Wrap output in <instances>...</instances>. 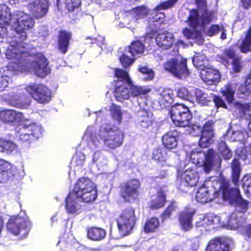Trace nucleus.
Here are the masks:
<instances>
[{"label": "nucleus", "instance_id": "obj_1", "mask_svg": "<svg viewBox=\"0 0 251 251\" xmlns=\"http://www.w3.org/2000/svg\"><path fill=\"white\" fill-rule=\"evenodd\" d=\"M19 47L18 45H10L6 50V58L10 62L5 67L0 68V92L7 87L15 71L32 69L38 76L42 78L50 72L48 60L43 53L38 52L30 54Z\"/></svg>", "mask_w": 251, "mask_h": 251}, {"label": "nucleus", "instance_id": "obj_2", "mask_svg": "<svg viewBox=\"0 0 251 251\" xmlns=\"http://www.w3.org/2000/svg\"><path fill=\"white\" fill-rule=\"evenodd\" d=\"M196 8H192L189 11V15L186 22L193 29L199 26H205L217 19L216 11L209 10L207 0H194Z\"/></svg>", "mask_w": 251, "mask_h": 251}, {"label": "nucleus", "instance_id": "obj_3", "mask_svg": "<svg viewBox=\"0 0 251 251\" xmlns=\"http://www.w3.org/2000/svg\"><path fill=\"white\" fill-rule=\"evenodd\" d=\"M229 180L223 179L220 182L221 196L224 201H228L235 206L234 211L244 215L249 209V202L242 198L239 188H230Z\"/></svg>", "mask_w": 251, "mask_h": 251}, {"label": "nucleus", "instance_id": "obj_4", "mask_svg": "<svg viewBox=\"0 0 251 251\" xmlns=\"http://www.w3.org/2000/svg\"><path fill=\"white\" fill-rule=\"evenodd\" d=\"M73 192L76 199L85 203L93 202L98 196L97 186L87 177H81L77 179Z\"/></svg>", "mask_w": 251, "mask_h": 251}, {"label": "nucleus", "instance_id": "obj_5", "mask_svg": "<svg viewBox=\"0 0 251 251\" xmlns=\"http://www.w3.org/2000/svg\"><path fill=\"white\" fill-rule=\"evenodd\" d=\"M99 137L103 144L109 150H113L120 147L123 143L124 133L119 127L107 126L101 127L99 131Z\"/></svg>", "mask_w": 251, "mask_h": 251}, {"label": "nucleus", "instance_id": "obj_6", "mask_svg": "<svg viewBox=\"0 0 251 251\" xmlns=\"http://www.w3.org/2000/svg\"><path fill=\"white\" fill-rule=\"evenodd\" d=\"M141 182L136 178H132L120 183L119 196L126 202L131 203L139 199Z\"/></svg>", "mask_w": 251, "mask_h": 251}, {"label": "nucleus", "instance_id": "obj_7", "mask_svg": "<svg viewBox=\"0 0 251 251\" xmlns=\"http://www.w3.org/2000/svg\"><path fill=\"white\" fill-rule=\"evenodd\" d=\"M35 22L33 19L27 14H23L19 18H17L14 23V29L16 32V38H18V40L10 43L8 45H19V48L22 50L28 51L30 54V52L25 50V47L24 46V44L23 43L27 39V34L26 30H28L34 25Z\"/></svg>", "mask_w": 251, "mask_h": 251}, {"label": "nucleus", "instance_id": "obj_8", "mask_svg": "<svg viewBox=\"0 0 251 251\" xmlns=\"http://www.w3.org/2000/svg\"><path fill=\"white\" fill-rule=\"evenodd\" d=\"M169 113L172 122L177 127H189L193 115L188 107L176 103L171 107Z\"/></svg>", "mask_w": 251, "mask_h": 251}, {"label": "nucleus", "instance_id": "obj_9", "mask_svg": "<svg viewBox=\"0 0 251 251\" xmlns=\"http://www.w3.org/2000/svg\"><path fill=\"white\" fill-rule=\"evenodd\" d=\"M136 220L135 210L132 206L123 209L116 220L120 233L123 236L129 234L135 225Z\"/></svg>", "mask_w": 251, "mask_h": 251}, {"label": "nucleus", "instance_id": "obj_10", "mask_svg": "<svg viewBox=\"0 0 251 251\" xmlns=\"http://www.w3.org/2000/svg\"><path fill=\"white\" fill-rule=\"evenodd\" d=\"M31 227V223L29 218L19 215L10 217L6 224L8 232L14 235H20L21 237H25L29 233Z\"/></svg>", "mask_w": 251, "mask_h": 251}, {"label": "nucleus", "instance_id": "obj_11", "mask_svg": "<svg viewBox=\"0 0 251 251\" xmlns=\"http://www.w3.org/2000/svg\"><path fill=\"white\" fill-rule=\"evenodd\" d=\"M217 58L225 66L231 64L234 73L240 72L243 68L242 58L236 54V50L232 47L224 49L222 54L217 55Z\"/></svg>", "mask_w": 251, "mask_h": 251}, {"label": "nucleus", "instance_id": "obj_12", "mask_svg": "<svg viewBox=\"0 0 251 251\" xmlns=\"http://www.w3.org/2000/svg\"><path fill=\"white\" fill-rule=\"evenodd\" d=\"M164 68L178 78L187 77L190 75L187 66V60L184 58L180 61L176 58L171 59L164 63Z\"/></svg>", "mask_w": 251, "mask_h": 251}, {"label": "nucleus", "instance_id": "obj_13", "mask_svg": "<svg viewBox=\"0 0 251 251\" xmlns=\"http://www.w3.org/2000/svg\"><path fill=\"white\" fill-rule=\"evenodd\" d=\"M26 91L40 103L49 102L51 99V91L42 84H33L26 87Z\"/></svg>", "mask_w": 251, "mask_h": 251}, {"label": "nucleus", "instance_id": "obj_14", "mask_svg": "<svg viewBox=\"0 0 251 251\" xmlns=\"http://www.w3.org/2000/svg\"><path fill=\"white\" fill-rule=\"evenodd\" d=\"M234 244V241L231 238L217 236L209 241L205 251H230Z\"/></svg>", "mask_w": 251, "mask_h": 251}, {"label": "nucleus", "instance_id": "obj_15", "mask_svg": "<svg viewBox=\"0 0 251 251\" xmlns=\"http://www.w3.org/2000/svg\"><path fill=\"white\" fill-rule=\"evenodd\" d=\"M221 191L220 187L218 189H216L213 186L207 188L203 185L198 189L196 193V199L198 202L205 204L218 198L220 195Z\"/></svg>", "mask_w": 251, "mask_h": 251}, {"label": "nucleus", "instance_id": "obj_16", "mask_svg": "<svg viewBox=\"0 0 251 251\" xmlns=\"http://www.w3.org/2000/svg\"><path fill=\"white\" fill-rule=\"evenodd\" d=\"M214 122L212 120H208L203 125L199 144L201 148H207L214 142V129L213 126Z\"/></svg>", "mask_w": 251, "mask_h": 251}, {"label": "nucleus", "instance_id": "obj_17", "mask_svg": "<svg viewBox=\"0 0 251 251\" xmlns=\"http://www.w3.org/2000/svg\"><path fill=\"white\" fill-rule=\"evenodd\" d=\"M180 177L181 180L179 189L182 191H184L183 185L193 187L197 185L199 182V176L195 168H188L181 174Z\"/></svg>", "mask_w": 251, "mask_h": 251}, {"label": "nucleus", "instance_id": "obj_18", "mask_svg": "<svg viewBox=\"0 0 251 251\" xmlns=\"http://www.w3.org/2000/svg\"><path fill=\"white\" fill-rule=\"evenodd\" d=\"M171 154L165 148L158 146L153 149L152 159L162 167L170 166Z\"/></svg>", "mask_w": 251, "mask_h": 251}, {"label": "nucleus", "instance_id": "obj_19", "mask_svg": "<svg viewBox=\"0 0 251 251\" xmlns=\"http://www.w3.org/2000/svg\"><path fill=\"white\" fill-rule=\"evenodd\" d=\"M16 172L15 166L3 159H0V183H4L13 178Z\"/></svg>", "mask_w": 251, "mask_h": 251}, {"label": "nucleus", "instance_id": "obj_20", "mask_svg": "<svg viewBox=\"0 0 251 251\" xmlns=\"http://www.w3.org/2000/svg\"><path fill=\"white\" fill-rule=\"evenodd\" d=\"M179 133L176 129L165 133L161 138L162 145L168 151L175 149L178 146Z\"/></svg>", "mask_w": 251, "mask_h": 251}, {"label": "nucleus", "instance_id": "obj_21", "mask_svg": "<svg viewBox=\"0 0 251 251\" xmlns=\"http://www.w3.org/2000/svg\"><path fill=\"white\" fill-rule=\"evenodd\" d=\"M155 43L162 50L171 49L174 42V36L168 32L159 33L155 38Z\"/></svg>", "mask_w": 251, "mask_h": 251}, {"label": "nucleus", "instance_id": "obj_22", "mask_svg": "<svg viewBox=\"0 0 251 251\" xmlns=\"http://www.w3.org/2000/svg\"><path fill=\"white\" fill-rule=\"evenodd\" d=\"M72 38V33L65 29H61L57 36V48L62 54H66Z\"/></svg>", "mask_w": 251, "mask_h": 251}, {"label": "nucleus", "instance_id": "obj_23", "mask_svg": "<svg viewBox=\"0 0 251 251\" xmlns=\"http://www.w3.org/2000/svg\"><path fill=\"white\" fill-rule=\"evenodd\" d=\"M196 211L190 209H185L181 211L178 217V220L183 230L188 231L193 227V217Z\"/></svg>", "mask_w": 251, "mask_h": 251}, {"label": "nucleus", "instance_id": "obj_24", "mask_svg": "<svg viewBox=\"0 0 251 251\" xmlns=\"http://www.w3.org/2000/svg\"><path fill=\"white\" fill-rule=\"evenodd\" d=\"M167 202V195L163 190H159L151 197L149 203L150 209L154 210L163 208Z\"/></svg>", "mask_w": 251, "mask_h": 251}, {"label": "nucleus", "instance_id": "obj_25", "mask_svg": "<svg viewBox=\"0 0 251 251\" xmlns=\"http://www.w3.org/2000/svg\"><path fill=\"white\" fill-rule=\"evenodd\" d=\"M125 82L115 81L114 95L116 100L122 102L130 98L129 89Z\"/></svg>", "mask_w": 251, "mask_h": 251}, {"label": "nucleus", "instance_id": "obj_26", "mask_svg": "<svg viewBox=\"0 0 251 251\" xmlns=\"http://www.w3.org/2000/svg\"><path fill=\"white\" fill-rule=\"evenodd\" d=\"M137 117L138 123L143 130L152 126L153 121L152 115L147 110L140 109L137 112Z\"/></svg>", "mask_w": 251, "mask_h": 251}, {"label": "nucleus", "instance_id": "obj_27", "mask_svg": "<svg viewBox=\"0 0 251 251\" xmlns=\"http://www.w3.org/2000/svg\"><path fill=\"white\" fill-rule=\"evenodd\" d=\"M22 116V113L12 109H5L0 111V119L5 123L18 121Z\"/></svg>", "mask_w": 251, "mask_h": 251}, {"label": "nucleus", "instance_id": "obj_28", "mask_svg": "<svg viewBox=\"0 0 251 251\" xmlns=\"http://www.w3.org/2000/svg\"><path fill=\"white\" fill-rule=\"evenodd\" d=\"M201 78L208 85H212L218 82L220 76L218 70L208 68L201 73Z\"/></svg>", "mask_w": 251, "mask_h": 251}, {"label": "nucleus", "instance_id": "obj_29", "mask_svg": "<svg viewBox=\"0 0 251 251\" xmlns=\"http://www.w3.org/2000/svg\"><path fill=\"white\" fill-rule=\"evenodd\" d=\"M17 134L19 136V140L23 143L30 144L36 141L34 137H31L32 135L24 125V123H21L19 124L16 127Z\"/></svg>", "mask_w": 251, "mask_h": 251}, {"label": "nucleus", "instance_id": "obj_30", "mask_svg": "<svg viewBox=\"0 0 251 251\" xmlns=\"http://www.w3.org/2000/svg\"><path fill=\"white\" fill-rule=\"evenodd\" d=\"M217 157V154L213 149H208L204 153L203 167L205 173H209L212 170Z\"/></svg>", "mask_w": 251, "mask_h": 251}, {"label": "nucleus", "instance_id": "obj_31", "mask_svg": "<svg viewBox=\"0 0 251 251\" xmlns=\"http://www.w3.org/2000/svg\"><path fill=\"white\" fill-rule=\"evenodd\" d=\"M246 223V219L242 215L237 212L233 211L229 216L228 225L234 229H239L242 227Z\"/></svg>", "mask_w": 251, "mask_h": 251}, {"label": "nucleus", "instance_id": "obj_32", "mask_svg": "<svg viewBox=\"0 0 251 251\" xmlns=\"http://www.w3.org/2000/svg\"><path fill=\"white\" fill-rule=\"evenodd\" d=\"M106 231L101 227L93 226L88 228V238L94 241H100L105 238Z\"/></svg>", "mask_w": 251, "mask_h": 251}, {"label": "nucleus", "instance_id": "obj_33", "mask_svg": "<svg viewBox=\"0 0 251 251\" xmlns=\"http://www.w3.org/2000/svg\"><path fill=\"white\" fill-rule=\"evenodd\" d=\"M160 226L159 219L156 217L147 218L143 226V230L146 233L155 232Z\"/></svg>", "mask_w": 251, "mask_h": 251}, {"label": "nucleus", "instance_id": "obj_34", "mask_svg": "<svg viewBox=\"0 0 251 251\" xmlns=\"http://www.w3.org/2000/svg\"><path fill=\"white\" fill-rule=\"evenodd\" d=\"M230 167L231 169V180L235 186H239V178L242 170L239 160L234 158L231 161Z\"/></svg>", "mask_w": 251, "mask_h": 251}, {"label": "nucleus", "instance_id": "obj_35", "mask_svg": "<svg viewBox=\"0 0 251 251\" xmlns=\"http://www.w3.org/2000/svg\"><path fill=\"white\" fill-rule=\"evenodd\" d=\"M49 3L47 0H44L34 5L32 8V14L36 19L44 17L49 10Z\"/></svg>", "mask_w": 251, "mask_h": 251}, {"label": "nucleus", "instance_id": "obj_36", "mask_svg": "<svg viewBox=\"0 0 251 251\" xmlns=\"http://www.w3.org/2000/svg\"><path fill=\"white\" fill-rule=\"evenodd\" d=\"M183 35L187 39H193L195 42L199 44L203 43L204 39L200 31L197 30H191L190 29L185 27L182 30Z\"/></svg>", "mask_w": 251, "mask_h": 251}, {"label": "nucleus", "instance_id": "obj_37", "mask_svg": "<svg viewBox=\"0 0 251 251\" xmlns=\"http://www.w3.org/2000/svg\"><path fill=\"white\" fill-rule=\"evenodd\" d=\"M194 97L196 102L201 105H207L212 101V97L210 96L198 88L195 90Z\"/></svg>", "mask_w": 251, "mask_h": 251}, {"label": "nucleus", "instance_id": "obj_38", "mask_svg": "<svg viewBox=\"0 0 251 251\" xmlns=\"http://www.w3.org/2000/svg\"><path fill=\"white\" fill-rule=\"evenodd\" d=\"M9 100L13 105L20 108H26L30 103L29 97L25 95H14L11 96Z\"/></svg>", "mask_w": 251, "mask_h": 251}, {"label": "nucleus", "instance_id": "obj_39", "mask_svg": "<svg viewBox=\"0 0 251 251\" xmlns=\"http://www.w3.org/2000/svg\"><path fill=\"white\" fill-rule=\"evenodd\" d=\"M145 49V46L141 41L135 40L128 46V51L131 54V57H136L142 54Z\"/></svg>", "mask_w": 251, "mask_h": 251}, {"label": "nucleus", "instance_id": "obj_40", "mask_svg": "<svg viewBox=\"0 0 251 251\" xmlns=\"http://www.w3.org/2000/svg\"><path fill=\"white\" fill-rule=\"evenodd\" d=\"M129 86L130 97H136L141 95L148 94L151 91L149 87L135 85L132 82L131 84H127Z\"/></svg>", "mask_w": 251, "mask_h": 251}, {"label": "nucleus", "instance_id": "obj_41", "mask_svg": "<svg viewBox=\"0 0 251 251\" xmlns=\"http://www.w3.org/2000/svg\"><path fill=\"white\" fill-rule=\"evenodd\" d=\"M220 92L225 98L227 103H232L234 100L235 91L230 83L226 84L220 90Z\"/></svg>", "mask_w": 251, "mask_h": 251}, {"label": "nucleus", "instance_id": "obj_42", "mask_svg": "<svg viewBox=\"0 0 251 251\" xmlns=\"http://www.w3.org/2000/svg\"><path fill=\"white\" fill-rule=\"evenodd\" d=\"M17 150V146L12 141L0 138V152L10 153Z\"/></svg>", "mask_w": 251, "mask_h": 251}, {"label": "nucleus", "instance_id": "obj_43", "mask_svg": "<svg viewBox=\"0 0 251 251\" xmlns=\"http://www.w3.org/2000/svg\"><path fill=\"white\" fill-rule=\"evenodd\" d=\"M240 50L243 53L251 51V25L245 33L244 39L240 45Z\"/></svg>", "mask_w": 251, "mask_h": 251}, {"label": "nucleus", "instance_id": "obj_44", "mask_svg": "<svg viewBox=\"0 0 251 251\" xmlns=\"http://www.w3.org/2000/svg\"><path fill=\"white\" fill-rule=\"evenodd\" d=\"M73 192H69L65 199V207L67 212L71 214H74L77 212L76 201L74 198Z\"/></svg>", "mask_w": 251, "mask_h": 251}, {"label": "nucleus", "instance_id": "obj_45", "mask_svg": "<svg viewBox=\"0 0 251 251\" xmlns=\"http://www.w3.org/2000/svg\"><path fill=\"white\" fill-rule=\"evenodd\" d=\"M213 224L212 216L205 215L199 218V220L196 223V227L201 230H207V227Z\"/></svg>", "mask_w": 251, "mask_h": 251}, {"label": "nucleus", "instance_id": "obj_46", "mask_svg": "<svg viewBox=\"0 0 251 251\" xmlns=\"http://www.w3.org/2000/svg\"><path fill=\"white\" fill-rule=\"evenodd\" d=\"M25 126L31 134V137H34L35 140H38L42 135L43 129L41 126L35 123L29 124H24Z\"/></svg>", "mask_w": 251, "mask_h": 251}, {"label": "nucleus", "instance_id": "obj_47", "mask_svg": "<svg viewBox=\"0 0 251 251\" xmlns=\"http://www.w3.org/2000/svg\"><path fill=\"white\" fill-rule=\"evenodd\" d=\"M114 76L117 78L115 81L125 82L127 84H132V80L128 73L122 69L115 68L114 69Z\"/></svg>", "mask_w": 251, "mask_h": 251}, {"label": "nucleus", "instance_id": "obj_48", "mask_svg": "<svg viewBox=\"0 0 251 251\" xmlns=\"http://www.w3.org/2000/svg\"><path fill=\"white\" fill-rule=\"evenodd\" d=\"M177 208L176 202L175 201L172 200L168 204L167 207L164 209L160 215L162 221H165L169 219L173 213L176 211Z\"/></svg>", "mask_w": 251, "mask_h": 251}, {"label": "nucleus", "instance_id": "obj_49", "mask_svg": "<svg viewBox=\"0 0 251 251\" xmlns=\"http://www.w3.org/2000/svg\"><path fill=\"white\" fill-rule=\"evenodd\" d=\"M218 150L225 160H229L232 157V153L225 141H221L219 143Z\"/></svg>", "mask_w": 251, "mask_h": 251}, {"label": "nucleus", "instance_id": "obj_50", "mask_svg": "<svg viewBox=\"0 0 251 251\" xmlns=\"http://www.w3.org/2000/svg\"><path fill=\"white\" fill-rule=\"evenodd\" d=\"M138 70L141 73L146 75L143 78V80L145 81L152 80L154 77V72L152 69L149 68L147 66H139Z\"/></svg>", "mask_w": 251, "mask_h": 251}, {"label": "nucleus", "instance_id": "obj_51", "mask_svg": "<svg viewBox=\"0 0 251 251\" xmlns=\"http://www.w3.org/2000/svg\"><path fill=\"white\" fill-rule=\"evenodd\" d=\"M110 110L112 118L118 121L120 124L122 120V113L120 106L113 103L111 106Z\"/></svg>", "mask_w": 251, "mask_h": 251}, {"label": "nucleus", "instance_id": "obj_52", "mask_svg": "<svg viewBox=\"0 0 251 251\" xmlns=\"http://www.w3.org/2000/svg\"><path fill=\"white\" fill-rule=\"evenodd\" d=\"M7 7L4 10L3 8L0 7V25H9L11 22V14L7 12Z\"/></svg>", "mask_w": 251, "mask_h": 251}, {"label": "nucleus", "instance_id": "obj_53", "mask_svg": "<svg viewBox=\"0 0 251 251\" xmlns=\"http://www.w3.org/2000/svg\"><path fill=\"white\" fill-rule=\"evenodd\" d=\"M159 102L161 104L162 103L166 106V104H169L172 103L173 99V94L170 93L169 91H164L162 93L159 94Z\"/></svg>", "mask_w": 251, "mask_h": 251}, {"label": "nucleus", "instance_id": "obj_54", "mask_svg": "<svg viewBox=\"0 0 251 251\" xmlns=\"http://www.w3.org/2000/svg\"><path fill=\"white\" fill-rule=\"evenodd\" d=\"M176 2V0H167L161 1L154 7V10L160 11L161 10L168 9L172 7Z\"/></svg>", "mask_w": 251, "mask_h": 251}, {"label": "nucleus", "instance_id": "obj_55", "mask_svg": "<svg viewBox=\"0 0 251 251\" xmlns=\"http://www.w3.org/2000/svg\"><path fill=\"white\" fill-rule=\"evenodd\" d=\"M223 28L222 25L221 26L217 24L211 25L205 31V34L208 37H213L218 34L221 30Z\"/></svg>", "mask_w": 251, "mask_h": 251}, {"label": "nucleus", "instance_id": "obj_56", "mask_svg": "<svg viewBox=\"0 0 251 251\" xmlns=\"http://www.w3.org/2000/svg\"><path fill=\"white\" fill-rule=\"evenodd\" d=\"M81 5V0H65V6L69 11H74Z\"/></svg>", "mask_w": 251, "mask_h": 251}, {"label": "nucleus", "instance_id": "obj_57", "mask_svg": "<svg viewBox=\"0 0 251 251\" xmlns=\"http://www.w3.org/2000/svg\"><path fill=\"white\" fill-rule=\"evenodd\" d=\"M135 57L130 58L125 54V52L123 53L120 57V61L122 66L124 68H126L132 64L135 60Z\"/></svg>", "mask_w": 251, "mask_h": 251}, {"label": "nucleus", "instance_id": "obj_58", "mask_svg": "<svg viewBox=\"0 0 251 251\" xmlns=\"http://www.w3.org/2000/svg\"><path fill=\"white\" fill-rule=\"evenodd\" d=\"M177 96L179 98L185 100H190L192 98L189 90L184 87H180L178 89Z\"/></svg>", "mask_w": 251, "mask_h": 251}, {"label": "nucleus", "instance_id": "obj_59", "mask_svg": "<svg viewBox=\"0 0 251 251\" xmlns=\"http://www.w3.org/2000/svg\"><path fill=\"white\" fill-rule=\"evenodd\" d=\"M210 95L213 96L212 98L214 102L215 106L217 108L222 107L223 108L227 109V105L222 98L219 96H217L213 94H211Z\"/></svg>", "mask_w": 251, "mask_h": 251}, {"label": "nucleus", "instance_id": "obj_60", "mask_svg": "<svg viewBox=\"0 0 251 251\" xmlns=\"http://www.w3.org/2000/svg\"><path fill=\"white\" fill-rule=\"evenodd\" d=\"M152 15V18L154 22H162L165 18V15L164 13L159 12V11L155 10L154 8L153 9Z\"/></svg>", "mask_w": 251, "mask_h": 251}, {"label": "nucleus", "instance_id": "obj_61", "mask_svg": "<svg viewBox=\"0 0 251 251\" xmlns=\"http://www.w3.org/2000/svg\"><path fill=\"white\" fill-rule=\"evenodd\" d=\"M242 234L248 239L251 240V223L248 225H243L242 227H240Z\"/></svg>", "mask_w": 251, "mask_h": 251}, {"label": "nucleus", "instance_id": "obj_62", "mask_svg": "<svg viewBox=\"0 0 251 251\" xmlns=\"http://www.w3.org/2000/svg\"><path fill=\"white\" fill-rule=\"evenodd\" d=\"M133 11L136 15V19H139L145 16L146 13L143 8L141 7H136L133 9Z\"/></svg>", "mask_w": 251, "mask_h": 251}, {"label": "nucleus", "instance_id": "obj_63", "mask_svg": "<svg viewBox=\"0 0 251 251\" xmlns=\"http://www.w3.org/2000/svg\"><path fill=\"white\" fill-rule=\"evenodd\" d=\"M242 133L240 131H233L232 135L230 137V140L231 142L240 141L241 140V137Z\"/></svg>", "mask_w": 251, "mask_h": 251}, {"label": "nucleus", "instance_id": "obj_64", "mask_svg": "<svg viewBox=\"0 0 251 251\" xmlns=\"http://www.w3.org/2000/svg\"><path fill=\"white\" fill-rule=\"evenodd\" d=\"M243 186L247 187L245 190V193L248 195L251 194V176L247 178L243 182Z\"/></svg>", "mask_w": 251, "mask_h": 251}]
</instances>
